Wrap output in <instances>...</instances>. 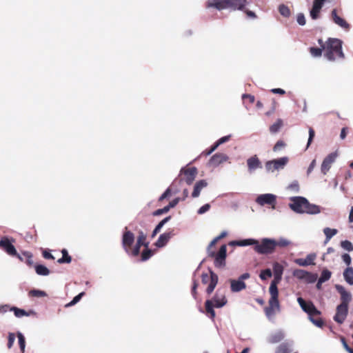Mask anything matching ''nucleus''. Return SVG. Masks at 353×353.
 <instances>
[{
	"label": "nucleus",
	"instance_id": "59",
	"mask_svg": "<svg viewBox=\"0 0 353 353\" xmlns=\"http://www.w3.org/2000/svg\"><path fill=\"white\" fill-rule=\"evenodd\" d=\"M309 319L318 327H321L323 325V322L321 319H314L312 316H310Z\"/></svg>",
	"mask_w": 353,
	"mask_h": 353
},
{
	"label": "nucleus",
	"instance_id": "40",
	"mask_svg": "<svg viewBox=\"0 0 353 353\" xmlns=\"http://www.w3.org/2000/svg\"><path fill=\"white\" fill-rule=\"evenodd\" d=\"M282 125H283V121L280 119H277V121L270 126V132H272V133L278 132Z\"/></svg>",
	"mask_w": 353,
	"mask_h": 353
},
{
	"label": "nucleus",
	"instance_id": "64",
	"mask_svg": "<svg viewBox=\"0 0 353 353\" xmlns=\"http://www.w3.org/2000/svg\"><path fill=\"white\" fill-rule=\"evenodd\" d=\"M315 166H316V160L314 159L312 161V162L310 163V164L307 168V175H309L313 171Z\"/></svg>",
	"mask_w": 353,
	"mask_h": 353
},
{
	"label": "nucleus",
	"instance_id": "22",
	"mask_svg": "<svg viewBox=\"0 0 353 353\" xmlns=\"http://www.w3.org/2000/svg\"><path fill=\"white\" fill-rule=\"evenodd\" d=\"M228 0H208V7L213 8L219 10L226 9L228 8Z\"/></svg>",
	"mask_w": 353,
	"mask_h": 353
},
{
	"label": "nucleus",
	"instance_id": "23",
	"mask_svg": "<svg viewBox=\"0 0 353 353\" xmlns=\"http://www.w3.org/2000/svg\"><path fill=\"white\" fill-rule=\"evenodd\" d=\"M230 289L232 292H239L246 288V284L244 281L238 279H230Z\"/></svg>",
	"mask_w": 353,
	"mask_h": 353
},
{
	"label": "nucleus",
	"instance_id": "13",
	"mask_svg": "<svg viewBox=\"0 0 353 353\" xmlns=\"http://www.w3.org/2000/svg\"><path fill=\"white\" fill-rule=\"evenodd\" d=\"M146 239V234H144L143 232L140 231L139 232V236L137 240V243L135 246L132 250V256H137L139 255L140 252V248L141 245H144L146 248L148 246V243H145V241Z\"/></svg>",
	"mask_w": 353,
	"mask_h": 353
},
{
	"label": "nucleus",
	"instance_id": "50",
	"mask_svg": "<svg viewBox=\"0 0 353 353\" xmlns=\"http://www.w3.org/2000/svg\"><path fill=\"white\" fill-rule=\"evenodd\" d=\"M341 245L344 250L347 251L351 252L353 250L352 243L347 240L341 241Z\"/></svg>",
	"mask_w": 353,
	"mask_h": 353
},
{
	"label": "nucleus",
	"instance_id": "55",
	"mask_svg": "<svg viewBox=\"0 0 353 353\" xmlns=\"http://www.w3.org/2000/svg\"><path fill=\"white\" fill-rule=\"evenodd\" d=\"M216 243V242L213 239L209 244L207 252L209 256H214V252L212 250V248Z\"/></svg>",
	"mask_w": 353,
	"mask_h": 353
},
{
	"label": "nucleus",
	"instance_id": "3",
	"mask_svg": "<svg viewBox=\"0 0 353 353\" xmlns=\"http://www.w3.org/2000/svg\"><path fill=\"white\" fill-rule=\"evenodd\" d=\"M254 249L257 253L261 254H271L275 250L274 239L264 238L261 242L256 240Z\"/></svg>",
	"mask_w": 353,
	"mask_h": 353
},
{
	"label": "nucleus",
	"instance_id": "24",
	"mask_svg": "<svg viewBox=\"0 0 353 353\" xmlns=\"http://www.w3.org/2000/svg\"><path fill=\"white\" fill-rule=\"evenodd\" d=\"M174 236V234L172 232H165L163 234H161L159 236L158 240L155 243V245L157 248H163L164 247L169 240L171 239L172 236Z\"/></svg>",
	"mask_w": 353,
	"mask_h": 353
},
{
	"label": "nucleus",
	"instance_id": "2",
	"mask_svg": "<svg viewBox=\"0 0 353 353\" xmlns=\"http://www.w3.org/2000/svg\"><path fill=\"white\" fill-rule=\"evenodd\" d=\"M319 43L324 49V55L328 60L334 61L344 57L342 41L340 39L330 38L325 46L323 44L322 39H319Z\"/></svg>",
	"mask_w": 353,
	"mask_h": 353
},
{
	"label": "nucleus",
	"instance_id": "26",
	"mask_svg": "<svg viewBox=\"0 0 353 353\" xmlns=\"http://www.w3.org/2000/svg\"><path fill=\"white\" fill-rule=\"evenodd\" d=\"M207 185H208V182L204 179L197 181L194 186V190L192 193V196L193 198L199 197L201 190L203 188H205V187H207Z\"/></svg>",
	"mask_w": 353,
	"mask_h": 353
},
{
	"label": "nucleus",
	"instance_id": "9",
	"mask_svg": "<svg viewBox=\"0 0 353 353\" xmlns=\"http://www.w3.org/2000/svg\"><path fill=\"white\" fill-rule=\"evenodd\" d=\"M297 302L301 309L308 314L309 317L320 314V312L316 308L312 302L306 303L301 297H299L297 299Z\"/></svg>",
	"mask_w": 353,
	"mask_h": 353
},
{
	"label": "nucleus",
	"instance_id": "37",
	"mask_svg": "<svg viewBox=\"0 0 353 353\" xmlns=\"http://www.w3.org/2000/svg\"><path fill=\"white\" fill-rule=\"evenodd\" d=\"M171 219V216H167L164 218L162 221H161L155 227L154 230H153L152 236H154L157 233L160 232L161 228L163 227V225L168 223Z\"/></svg>",
	"mask_w": 353,
	"mask_h": 353
},
{
	"label": "nucleus",
	"instance_id": "18",
	"mask_svg": "<svg viewBox=\"0 0 353 353\" xmlns=\"http://www.w3.org/2000/svg\"><path fill=\"white\" fill-rule=\"evenodd\" d=\"M229 157L223 153H216L210 159V163L215 167L228 161Z\"/></svg>",
	"mask_w": 353,
	"mask_h": 353
},
{
	"label": "nucleus",
	"instance_id": "15",
	"mask_svg": "<svg viewBox=\"0 0 353 353\" xmlns=\"http://www.w3.org/2000/svg\"><path fill=\"white\" fill-rule=\"evenodd\" d=\"M331 16L332 21L336 25L339 26L345 31H348L350 30V25L345 19L338 16L336 9L332 10Z\"/></svg>",
	"mask_w": 353,
	"mask_h": 353
},
{
	"label": "nucleus",
	"instance_id": "28",
	"mask_svg": "<svg viewBox=\"0 0 353 353\" xmlns=\"http://www.w3.org/2000/svg\"><path fill=\"white\" fill-rule=\"evenodd\" d=\"M228 8L242 10L247 4L246 0H228Z\"/></svg>",
	"mask_w": 353,
	"mask_h": 353
},
{
	"label": "nucleus",
	"instance_id": "44",
	"mask_svg": "<svg viewBox=\"0 0 353 353\" xmlns=\"http://www.w3.org/2000/svg\"><path fill=\"white\" fill-rule=\"evenodd\" d=\"M29 295L34 297H43L46 296L47 294L43 290L34 289L29 292Z\"/></svg>",
	"mask_w": 353,
	"mask_h": 353
},
{
	"label": "nucleus",
	"instance_id": "39",
	"mask_svg": "<svg viewBox=\"0 0 353 353\" xmlns=\"http://www.w3.org/2000/svg\"><path fill=\"white\" fill-rule=\"evenodd\" d=\"M62 253V257L59 259H58L57 262L59 263H69L71 262L72 258L70 256L68 255V251L65 249H63L61 250Z\"/></svg>",
	"mask_w": 353,
	"mask_h": 353
},
{
	"label": "nucleus",
	"instance_id": "12",
	"mask_svg": "<svg viewBox=\"0 0 353 353\" xmlns=\"http://www.w3.org/2000/svg\"><path fill=\"white\" fill-rule=\"evenodd\" d=\"M348 313V305L339 304L336 307V312L334 316V320L339 324H341L345 320Z\"/></svg>",
	"mask_w": 353,
	"mask_h": 353
},
{
	"label": "nucleus",
	"instance_id": "60",
	"mask_svg": "<svg viewBox=\"0 0 353 353\" xmlns=\"http://www.w3.org/2000/svg\"><path fill=\"white\" fill-rule=\"evenodd\" d=\"M169 207H167V206H165L164 208H161V209H159L157 210H156L153 214L154 216H159L160 214H165V213H167L168 211H169Z\"/></svg>",
	"mask_w": 353,
	"mask_h": 353
},
{
	"label": "nucleus",
	"instance_id": "54",
	"mask_svg": "<svg viewBox=\"0 0 353 353\" xmlns=\"http://www.w3.org/2000/svg\"><path fill=\"white\" fill-rule=\"evenodd\" d=\"M15 341V335L14 333L10 332L8 334V347L10 349Z\"/></svg>",
	"mask_w": 353,
	"mask_h": 353
},
{
	"label": "nucleus",
	"instance_id": "10",
	"mask_svg": "<svg viewBox=\"0 0 353 353\" xmlns=\"http://www.w3.org/2000/svg\"><path fill=\"white\" fill-rule=\"evenodd\" d=\"M269 307H266L265 314L268 318L274 316L276 312H279L280 310L279 302L278 300V296H271L268 301Z\"/></svg>",
	"mask_w": 353,
	"mask_h": 353
},
{
	"label": "nucleus",
	"instance_id": "52",
	"mask_svg": "<svg viewBox=\"0 0 353 353\" xmlns=\"http://www.w3.org/2000/svg\"><path fill=\"white\" fill-rule=\"evenodd\" d=\"M310 51L312 56L314 57H320L322 53V49L318 48H310Z\"/></svg>",
	"mask_w": 353,
	"mask_h": 353
},
{
	"label": "nucleus",
	"instance_id": "48",
	"mask_svg": "<svg viewBox=\"0 0 353 353\" xmlns=\"http://www.w3.org/2000/svg\"><path fill=\"white\" fill-rule=\"evenodd\" d=\"M85 294V293L83 292H81L79 293L78 295H77L76 296H74L73 298V299L70 302L68 303V304L65 305V307H71L72 305H74L76 303H77L82 298V296Z\"/></svg>",
	"mask_w": 353,
	"mask_h": 353
},
{
	"label": "nucleus",
	"instance_id": "4",
	"mask_svg": "<svg viewBox=\"0 0 353 353\" xmlns=\"http://www.w3.org/2000/svg\"><path fill=\"white\" fill-rule=\"evenodd\" d=\"M292 275L297 279L303 281L307 283H314L318 278L316 274H314L301 269L294 270Z\"/></svg>",
	"mask_w": 353,
	"mask_h": 353
},
{
	"label": "nucleus",
	"instance_id": "42",
	"mask_svg": "<svg viewBox=\"0 0 353 353\" xmlns=\"http://www.w3.org/2000/svg\"><path fill=\"white\" fill-rule=\"evenodd\" d=\"M332 273L330 270L327 269H324L321 274V276L319 278L320 283H324L327 281H328L331 277Z\"/></svg>",
	"mask_w": 353,
	"mask_h": 353
},
{
	"label": "nucleus",
	"instance_id": "53",
	"mask_svg": "<svg viewBox=\"0 0 353 353\" xmlns=\"http://www.w3.org/2000/svg\"><path fill=\"white\" fill-rule=\"evenodd\" d=\"M288 189L298 192L299 190V183L296 181H293L288 185Z\"/></svg>",
	"mask_w": 353,
	"mask_h": 353
},
{
	"label": "nucleus",
	"instance_id": "29",
	"mask_svg": "<svg viewBox=\"0 0 353 353\" xmlns=\"http://www.w3.org/2000/svg\"><path fill=\"white\" fill-rule=\"evenodd\" d=\"M255 243H256V240L254 239H246L243 240L238 241H232L229 243L230 245H237V246H248V245H254L255 246Z\"/></svg>",
	"mask_w": 353,
	"mask_h": 353
},
{
	"label": "nucleus",
	"instance_id": "17",
	"mask_svg": "<svg viewBox=\"0 0 353 353\" xmlns=\"http://www.w3.org/2000/svg\"><path fill=\"white\" fill-rule=\"evenodd\" d=\"M316 258L315 253H310L307 255L305 259H296L294 263L300 266L305 267L311 265H314V261Z\"/></svg>",
	"mask_w": 353,
	"mask_h": 353
},
{
	"label": "nucleus",
	"instance_id": "63",
	"mask_svg": "<svg viewBox=\"0 0 353 353\" xmlns=\"http://www.w3.org/2000/svg\"><path fill=\"white\" fill-rule=\"evenodd\" d=\"M342 259H343V262L346 265H350L352 259H351V257H350V254H343L342 255Z\"/></svg>",
	"mask_w": 353,
	"mask_h": 353
},
{
	"label": "nucleus",
	"instance_id": "14",
	"mask_svg": "<svg viewBox=\"0 0 353 353\" xmlns=\"http://www.w3.org/2000/svg\"><path fill=\"white\" fill-rule=\"evenodd\" d=\"M335 288L341 295V304L348 305L349 303L352 301V294L347 291L345 288L341 285H336Z\"/></svg>",
	"mask_w": 353,
	"mask_h": 353
},
{
	"label": "nucleus",
	"instance_id": "31",
	"mask_svg": "<svg viewBox=\"0 0 353 353\" xmlns=\"http://www.w3.org/2000/svg\"><path fill=\"white\" fill-rule=\"evenodd\" d=\"M210 284L206 290V292L208 294H211L214 288H216V285L218 283V276L213 272L212 271H210Z\"/></svg>",
	"mask_w": 353,
	"mask_h": 353
},
{
	"label": "nucleus",
	"instance_id": "11",
	"mask_svg": "<svg viewBox=\"0 0 353 353\" xmlns=\"http://www.w3.org/2000/svg\"><path fill=\"white\" fill-rule=\"evenodd\" d=\"M337 157V152H334L329 154L323 159L321 166V171L323 174H326L327 172L330 170V168L332 167V165L335 162Z\"/></svg>",
	"mask_w": 353,
	"mask_h": 353
},
{
	"label": "nucleus",
	"instance_id": "7",
	"mask_svg": "<svg viewBox=\"0 0 353 353\" xmlns=\"http://www.w3.org/2000/svg\"><path fill=\"white\" fill-rule=\"evenodd\" d=\"M227 256V246L222 245L217 253L214 252V265L218 268H223L225 266Z\"/></svg>",
	"mask_w": 353,
	"mask_h": 353
},
{
	"label": "nucleus",
	"instance_id": "6",
	"mask_svg": "<svg viewBox=\"0 0 353 353\" xmlns=\"http://www.w3.org/2000/svg\"><path fill=\"white\" fill-rule=\"evenodd\" d=\"M134 241V234L125 228L122 236V246L127 254L132 255L131 246Z\"/></svg>",
	"mask_w": 353,
	"mask_h": 353
},
{
	"label": "nucleus",
	"instance_id": "21",
	"mask_svg": "<svg viewBox=\"0 0 353 353\" xmlns=\"http://www.w3.org/2000/svg\"><path fill=\"white\" fill-rule=\"evenodd\" d=\"M281 279L282 276L279 275H274V279L272 281L269 288V292L271 296H279L277 285L281 282Z\"/></svg>",
	"mask_w": 353,
	"mask_h": 353
},
{
	"label": "nucleus",
	"instance_id": "45",
	"mask_svg": "<svg viewBox=\"0 0 353 353\" xmlns=\"http://www.w3.org/2000/svg\"><path fill=\"white\" fill-rule=\"evenodd\" d=\"M10 310L11 311H13L14 313V315L17 316V317H22L23 316H28V313L24 310H22V309H19V308H17L16 307H12L10 308Z\"/></svg>",
	"mask_w": 353,
	"mask_h": 353
},
{
	"label": "nucleus",
	"instance_id": "62",
	"mask_svg": "<svg viewBox=\"0 0 353 353\" xmlns=\"http://www.w3.org/2000/svg\"><path fill=\"white\" fill-rule=\"evenodd\" d=\"M284 145H285V143L282 141H279L274 145V146L273 148V150L274 152L278 151V150H281L282 148H283Z\"/></svg>",
	"mask_w": 353,
	"mask_h": 353
},
{
	"label": "nucleus",
	"instance_id": "56",
	"mask_svg": "<svg viewBox=\"0 0 353 353\" xmlns=\"http://www.w3.org/2000/svg\"><path fill=\"white\" fill-rule=\"evenodd\" d=\"M296 21L300 26H304L306 23L305 16L303 13L298 14Z\"/></svg>",
	"mask_w": 353,
	"mask_h": 353
},
{
	"label": "nucleus",
	"instance_id": "41",
	"mask_svg": "<svg viewBox=\"0 0 353 353\" xmlns=\"http://www.w3.org/2000/svg\"><path fill=\"white\" fill-rule=\"evenodd\" d=\"M275 248L276 246L285 248L291 244V241L285 238H280L278 241L274 240Z\"/></svg>",
	"mask_w": 353,
	"mask_h": 353
},
{
	"label": "nucleus",
	"instance_id": "8",
	"mask_svg": "<svg viewBox=\"0 0 353 353\" xmlns=\"http://www.w3.org/2000/svg\"><path fill=\"white\" fill-rule=\"evenodd\" d=\"M276 201V195L270 193L262 194L256 199V202L260 205H270L272 209H275Z\"/></svg>",
	"mask_w": 353,
	"mask_h": 353
},
{
	"label": "nucleus",
	"instance_id": "61",
	"mask_svg": "<svg viewBox=\"0 0 353 353\" xmlns=\"http://www.w3.org/2000/svg\"><path fill=\"white\" fill-rule=\"evenodd\" d=\"M314 137V131L312 128H310L309 129V138L307 143V148L310 146L311 142L312 141V139Z\"/></svg>",
	"mask_w": 353,
	"mask_h": 353
},
{
	"label": "nucleus",
	"instance_id": "57",
	"mask_svg": "<svg viewBox=\"0 0 353 353\" xmlns=\"http://www.w3.org/2000/svg\"><path fill=\"white\" fill-rule=\"evenodd\" d=\"M210 209V205L207 203L201 206L197 211L199 214H203L207 212Z\"/></svg>",
	"mask_w": 353,
	"mask_h": 353
},
{
	"label": "nucleus",
	"instance_id": "36",
	"mask_svg": "<svg viewBox=\"0 0 353 353\" xmlns=\"http://www.w3.org/2000/svg\"><path fill=\"white\" fill-rule=\"evenodd\" d=\"M290 346L288 343H283L276 347L275 353H290Z\"/></svg>",
	"mask_w": 353,
	"mask_h": 353
},
{
	"label": "nucleus",
	"instance_id": "19",
	"mask_svg": "<svg viewBox=\"0 0 353 353\" xmlns=\"http://www.w3.org/2000/svg\"><path fill=\"white\" fill-rule=\"evenodd\" d=\"M181 172H183L185 179V181L188 185H190L194 181L196 174H197V169L196 168H191L187 170L181 169Z\"/></svg>",
	"mask_w": 353,
	"mask_h": 353
},
{
	"label": "nucleus",
	"instance_id": "49",
	"mask_svg": "<svg viewBox=\"0 0 353 353\" xmlns=\"http://www.w3.org/2000/svg\"><path fill=\"white\" fill-rule=\"evenodd\" d=\"M272 276V273L270 269H265L262 270L260 273V278L262 280H266L268 278H270Z\"/></svg>",
	"mask_w": 353,
	"mask_h": 353
},
{
	"label": "nucleus",
	"instance_id": "32",
	"mask_svg": "<svg viewBox=\"0 0 353 353\" xmlns=\"http://www.w3.org/2000/svg\"><path fill=\"white\" fill-rule=\"evenodd\" d=\"M210 284L206 290V292L208 294H211L214 288H216V285L218 283V276L213 272L212 271H210Z\"/></svg>",
	"mask_w": 353,
	"mask_h": 353
},
{
	"label": "nucleus",
	"instance_id": "27",
	"mask_svg": "<svg viewBox=\"0 0 353 353\" xmlns=\"http://www.w3.org/2000/svg\"><path fill=\"white\" fill-rule=\"evenodd\" d=\"M285 337L283 330H279L272 333L268 337V341L270 343H276L282 341Z\"/></svg>",
	"mask_w": 353,
	"mask_h": 353
},
{
	"label": "nucleus",
	"instance_id": "20",
	"mask_svg": "<svg viewBox=\"0 0 353 353\" xmlns=\"http://www.w3.org/2000/svg\"><path fill=\"white\" fill-rule=\"evenodd\" d=\"M247 165L250 173H252L258 168H262V165L256 156H253L247 160Z\"/></svg>",
	"mask_w": 353,
	"mask_h": 353
},
{
	"label": "nucleus",
	"instance_id": "43",
	"mask_svg": "<svg viewBox=\"0 0 353 353\" xmlns=\"http://www.w3.org/2000/svg\"><path fill=\"white\" fill-rule=\"evenodd\" d=\"M17 337H18V341L19 345L21 349V351L22 353H24L25 352V347H26V341L23 335L21 332L17 333Z\"/></svg>",
	"mask_w": 353,
	"mask_h": 353
},
{
	"label": "nucleus",
	"instance_id": "35",
	"mask_svg": "<svg viewBox=\"0 0 353 353\" xmlns=\"http://www.w3.org/2000/svg\"><path fill=\"white\" fill-rule=\"evenodd\" d=\"M338 232L336 229H332L330 228H325L323 229V233L325 234L326 239L325 243L328 242L334 235Z\"/></svg>",
	"mask_w": 353,
	"mask_h": 353
},
{
	"label": "nucleus",
	"instance_id": "25",
	"mask_svg": "<svg viewBox=\"0 0 353 353\" xmlns=\"http://www.w3.org/2000/svg\"><path fill=\"white\" fill-rule=\"evenodd\" d=\"M210 301H212L213 305L217 308L222 307L227 303L225 296L224 294H219L217 292Z\"/></svg>",
	"mask_w": 353,
	"mask_h": 353
},
{
	"label": "nucleus",
	"instance_id": "1",
	"mask_svg": "<svg viewBox=\"0 0 353 353\" xmlns=\"http://www.w3.org/2000/svg\"><path fill=\"white\" fill-rule=\"evenodd\" d=\"M290 208L299 214H317L321 212V207L310 203L307 199L302 196H293L290 198Z\"/></svg>",
	"mask_w": 353,
	"mask_h": 353
},
{
	"label": "nucleus",
	"instance_id": "34",
	"mask_svg": "<svg viewBox=\"0 0 353 353\" xmlns=\"http://www.w3.org/2000/svg\"><path fill=\"white\" fill-rule=\"evenodd\" d=\"M343 277L348 284L353 285V268H347L343 272Z\"/></svg>",
	"mask_w": 353,
	"mask_h": 353
},
{
	"label": "nucleus",
	"instance_id": "47",
	"mask_svg": "<svg viewBox=\"0 0 353 353\" xmlns=\"http://www.w3.org/2000/svg\"><path fill=\"white\" fill-rule=\"evenodd\" d=\"M279 10L280 14L285 17H288L290 15V9L285 5H281L279 8Z\"/></svg>",
	"mask_w": 353,
	"mask_h": 353
},
{
	"label": "nucleus",
	"instance_id": "33",
	"mask_svg": "<svg viewBox=\"0 0 353 353\" xmlns=\"http://www.w3.org/2000/svg\"><path fill=\"white\" fill-rule=\"evenodd\" d=\"M205 306L207 314L210 315V319L214 320L215 312L214 310V305L212 303V301L207 300L205 303Z\"/></svg>",
	"mask_w": 353,
	"mask_h": 353
},
{
	"label": "nucleus",
	"instance_id": "16",
	"mask_svg": "<svg viewBox=\"0 0 353 353\" xmlns=\"http://www.w3.org/2000/svg\"><path fill=\"white\" fill-rule=\"evenodd\" d=\"M0 248L6 252L9 255H17V250L14 246L6 237H3L0 240Z\"/></svg>",
	"mask_w": 353,
	"mask_h": 353
},
{
	"label": "nucleus",
	"instance_id": "30",
	"mask_svg": "<svg viewBox=\"0 0 353 353\" xmlns=\"http://www.w3.org/2000/svg\"><path fill=\"white\" fill-rule=\"evenodd\" d=\"M210 284L206 290V292L208 294H211L214 288H216V285L218 283V276L213 272L212 271H210Z\"/></svg>",
	"mask_w": 353,
	"mask_h": 353
},
{
	"label": "nucleus",
	"instance_id": "5",
	"mask_svg": "<svg viewBox=\"0 0 353 353\" xmlns=\"http://www.w3.org/2000/svg\"><path fill=\"white\" fill-rule=\"evenodd\" d=\"M288 162V157H281L277 159L269 161L265 163V169L267 172H274L276 170H280L284 168Z\"/></svg>",
	"mask_w": 353,
	"mask_h": 353
},
{
	"label": "nucleus",
	"instance_id": "46",
	"mask_svg": "<svg viewBox=\"0 0 353 353\" xmlns=\"http://www.w3.org/2000/svg\"><path fill=\"white\" fill-rule=\"evenodd\" d=\"M273 270H274V275H279L282 276L283 272V266L278 263H275L273 265Z\"/></svg>",
	"mask_w": 353,
	"mask_h": 353
},
{
	"label": "nucleus",
	"instance_id": "51",
	"mask_svg": "<svg viewBox=\"0 0 353 353\" xmlns=\"http://www.w3.org/2000/svg\"><path fill=\"white\" fill-rule=\"evenodd\" d=\"M152 256V250L147 249L142 252L141 260L143 261H145L149 259Z\"/></svg>",
	"mask_w": 353,
	"mask_h": 353
},
{
	"label": "nucleus",
	"instance_id": "58",
	"mask_svg": "<svg viewBox=\"0 0 353 353\" xmlns=\"http://www.w3.org/2000/svg\"><path fill=\"white\" fill-rule=\"evenodd\" d=\"M230 135L223 137L217 140L215 143H216V145L219 146L220 145L228 142L230 139Z\"/></svg>",
	"mask_w": 353,
	"mask_h": 353
},
{
	"label": "nucleus",
	"instance_id": "38",
	"mask_svg": "<svg viewBox=\"0 0 353 353\" xmlns=\"http://www.w3.org/2000/svg\"><path fill=\"white\" fill-rule=\"evenodd\" d=\"M35 271L37 274L41 276H48L50 274L48 268L43 265H36Z\"/></svg>",
	"mask_w": 353,
	"mask_h": 353
}]
</instances>
